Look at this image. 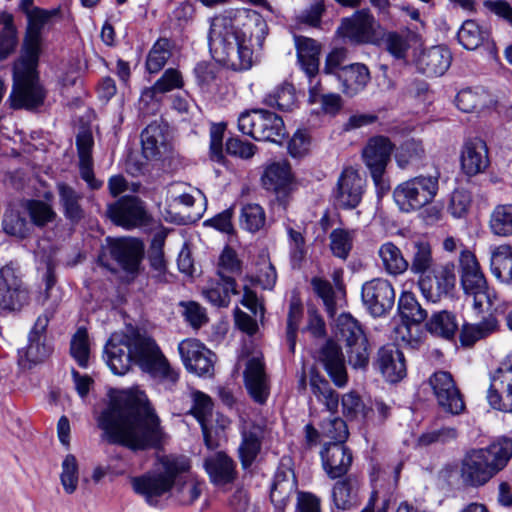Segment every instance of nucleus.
Here are the masks:
<instances>
[{
	"mask_svg": "<svg viewBox=\"0 0 512 512\" xmlns=\"http://www.w3.org/2000/svg\"><path fill=\"white\" fill-rule=\"evenodd\" d=\"M96 422L103 440L134 451L158 448L164 438L160 419L140 390L115 392Z\"/></svg>",
	"mask_w": 512,
	"mask_h": 512,
	"instance_id": "nucleus-1",
	"label": "nucleus"
},
{
	"mask_svg": "<svg viewBox=\"0 0 512 512\" xmlns=\"http://www.w3.org/2000/svg\"><path fill=\"white\" fill-rule=\"evenodd\" d=\"M268 34L263 17L251 10H230L211 20L209 49L215 61L235 71L254 63V47L262 48Z\"/></svg>",
	"mask_w": 512,
	"mask_h": 512,
	"instance_id": "nucleus-2",
	"label": "nucleus"
},
{
	"mask_svg": "<svg viewBox=\"0 0 512 512\" xmlns=\"http://www.w3.org/2000/svg\"><path fill=\"white\" fill-rule=\"evenodd\" d=\"M104 352L107 365L115 375L126 374L134 363L166 390H173L179 381L178 371L170 365L156 341L138 330L113 333Z\"/></svg>",
	"mask_w": 512,
	"mask_h": 512,
	"instance_id": "nucleus-3",
	"label": "nucleus"
},
{
	"mask_svg": "<svg viewBox=\"0 0 512 512\" xmlns=\"http://www.w3.org/2000/svg\"><path fill=\"white\" fill-rule=\"evenodd\" d=\"M342 277L343 270L336 269L332 275L333 283L322 280V302L333 319L331 330L334 337L346 344L349 364L353 368H364L369 360L367 339L357 320L342 311L346 305Z\"/></svg>",
	"mask_w": 512,
	"mask_h": 512,
	"instance_id": "nucleus-4",
	"label": "nucleus"
},
{
	"mask_svg": "<svg viewBox=\"0 0 512 512\" xmlns=\"http://www.w3.org/2000/svg\"><path fill=\"white\" fill-rule=\"evenodd\" d=\"M322 396L325 410L322 409V437L329 439L324 445L326 456L324 469L332 479L344 476L352 463L351 452L343 445L348 437L345 421L338 415L339 396L322 379Z\"/></svg>",
	"mask_w": 512,
	"mask_h": 512,
	"instance_id": "nucleus-5",
	"label": "nucleus"
},
{
	"mask_svg": "<svg viewBox=\"0 0 512 512\" xmlns=\"http://www.w3.org/2000/svg\"><path fill=\"white\" fill-rule=\"evenodd\" d=\"M163 471L147 473L132 480L134 491L143 496L150 506H157L159 499L170 492L178 477L190 471L186 456H168L161 461Z\"/></svg>",
	"mask_w": 512,
	"mask_h": 512,
	"instance_id": "nucleus-6",
	"label": "nucleus"
},
{
	"mask_svg": "<svg viewBox=\"0 0 512 512\" xmlns=\"http://www.w3.org/2000/svg\"><path fill=\"white\" fill-rule=\"evenodd\" d=\"M38 60L21 56L14 64L13 88L9 96L12 108L33 110L44 104L47 92L39 80Z\"/></svg>",
	"mask_w": 512,
	"mask_h": 512,
	"instance_id": "nucleus-7",
	"label": "nucleus"
},
{
	"mask_svg": "<svg viewBox=\"0 0 512 512\" xmlns=\"http://www.w3.org/2000/svg\"><path fill=\"white\" fill-rule=\"evenodd\" d=\"M459 267L460 282L467 300L478 314L488 312L494 304L496 294L489 288L476 255L463 249L459 256Z\"/></svg>",
	"mask_w": 512,
	"mask_h": 512,
	"instance_id": "nucleus-8",
	"label": "nucleus"
},
{
	"mask_svg": "<svg viewBox=\"0 0 512 512\" xmlns=\"http://www.w3.org/2000/svg\"><path fill=\"white\" fill-rule=\"evenodd\" d=\"M439 190V173L419 175L398 184L393 199L402 212H412L430 204Z\"/></svg>",
	"mask_w": 512,
	"mask_h": 512,
	"instance_id": "nucleus-9",
	"label": "nucleus"
},
{
	"mask_svg": "<svg viewBox=\"0 0 512 512\" xmlns=\"http://www.w3.org/2000/svg\"><path fill=\"white\" fill-rule=\"evenodd\" d=\"M487 400L493 409L512 413V353L490 375Z\"/></svg>",
	"mask_w": 512,
	"mask_h": 512,
	"instance_id": "nucleus-10",
	"label": "nucleus"
},
{
	"mask_svg": "<svg viewBox=\"0 0 512 512\" xmlns=\"http://www.w3.org/2000/svg\"><path fill=\"white\" fill-rule=\"evenodd\" d=\"M365 186L366 180L358 169L352 166L343 168L333 190L335 204L346 210L356 208L362 201Z\"/></svg>",
	"mask_w": 512,
	"mask_h": 512,
	"instance_id": "nucleus-11",
	"label": "nucleus"
},
{
	"mask_svg": "<svg viewBox=\"0 0 512 512\" xmlns=\"http://www.w3.org/2000/svg\"><path fill=\"white\" fill-rule=\"evenodd\" d=\"M293 39L300 68L309 79L310 84H312V80L319 73L320 45L316 40L306 36L294 34ZM318 84L319 82H316L310 86L308 101L311 104L317 103L320 98Z\"/></svg>",
	"mask_w": 512,
	"mask_h": 512,
	"instance_id": "nucleus-12",
	"label": "nucleus"
},
{
	"mask_svg": "<svg viewBox=\"0 0 512 512\" xmlns=\"http://www.w3.org/2000/svg\"><path fill=\"white\" fill-rule=\"evenodd\" d=\"M107 214L113 223L126 229L146 226L151 220L143 201L135 196H124L110 204Z\"/></svg>",
	"mask_w": 512,
	"mask_h": 512,
	"instance_id": "nucleus-13",
	"label": "nucleus"
},
{
	"mask_svg": "<svg viewBox=\"0 0 512 512\" xmlns=\"http://www.w3.org/2000/svg\"><path fill=\"white\" fill-rule=\"evenodd\" d=\"M361 298L365 308L373 317H381L393 308L395 290L387 279L375 278L362 285Z\"/></svg>",
	"mask_w": 512,
	"mask_h": 512,
	"instance_id": "nucleus-14",
	"label": "nucleus"
},
{
	"mask_svg": "<svg viewBox=\"0 0 512 512\" xmlns=\"http://www.w3.org/2000/svg\"><path fill=\"white\" fill-rule=\"evenodd\" d=\"M456 282L455 265L452 262L445 263L437 268H432L430 273L418 279V285L422 295L430 302L436 303L443 296L450 293Z\"/></svg>",
	"mask_w": 512,
	"mask_h": 512,
	"instance_id": "nucleus-15",
	"label": "nucleus"
},
{
	"mask_svg": "<svg viewBox=\"0 0 512 512\" xmlns=\"http://www.w3.org/2000/svg\"><path fill=\"white\" fill-rule=\"evenodd\" d=\"M429 384L433 390V394L438 405L445 412L458 415L464 410V400L449 372H435L430 376Z\"/></svg>",
	"mask_w": 512,
	"mask_h": 512,
	"instance_id": "nucleus-16",
	"label": "nucleus"
},
{
	"mask_svg": "<svg viewBox=\"0 0 512 512\" xmlns=\"http://www.w3.org/2000/svg\"><path fill=\"white\" fill-rule=\"evenodd\" d=\"M53 312L46 311L40 315L29 334V343L26 348L19 350L18 363L23 369H31L42 362L49 354L50 348L42 341L43 333L52 317Z\"/></svg>",
	"mask_w": 512,
	"mask_h": 512,
	"instance_id": "nucleus-17",
	"label": "nucleus"
},
{
	"mask_svg": "<svg viewBox=\"0 0 512 512\" xmlns=\"http://www.w3.org/2000/svg\"><path fill=\"white\" fill-rule=\"evenodd\" d=\"M59 14L60 8L51 10L34 8V10L29 13L21 56L39 59L42 44V30L50 23L52 18L57 17Z\"/></svg>",
	"mask_w": 512,
	"mask_h": 512,
	"instance_id": "nucleus-18",
	"label": "nucleus"
},
{
	"mask_svg": "<svg viewBox=\"0 0 512 512\" xmlns=\"http://www.w3.org/2000/svg\"><path fill=\"white\" fill-rule=\"evenodd\" d=\"M481 448L471 449L461 460L460 477L462 482L471 487H480L492 479L496 473Z\"/></svg>",
	"mask_w": 512,
	"mask_h": 512,
	"instance_id": "nucleus-19",
	"label": "nucleus"
},
{
	"mask_svg": "<svg viewBox=\"0 0 512 512\" xmlns=\"http://www.w3.org/2000/svg\"><path fill=\"white\" fill-rule=\"evenodd\" d=\"M243 374L249 395L255 402L264 404L269 396L270 388L261 352H256L247 360Z\"/></svg>",
	"mask_w": 512,
	"mask_h": 512,
	"instance_id": "nucleus-20",
	"label": "nucleus"
},
{
	"mask_svg": "<svg viewBox=\"0 0 512 512\" xmlns=\"http://www.w3.org/2000/svg\"><path fill=\"white\" fill-rule=\"evenodd\" d=\"M28 293L16 270L6 265L0 269V308L17 310L27 301Z\"/></svg>",
	"mask_w": 512,
	"mask_h": 512,
	"instance_id": "nucleus-21",
	"label": "nucleus"
},
{
	"mask_svg": "<svg viewBox=\"0 0 512 512\" xmlns=\"http://www.w3.org/2000/svg\"><path fill=\"white\" fill-rule=\"evenodd\" d=\"M393 149L394 145L387 137L375 136L369 139L363 148L362 159L372 178L385 173Z\"/></svg>",
	"mask_w": 512,
	"mask_h": 512,
	"instance_id": "nucleus-22",
	"label": "nucleus"
},
{
	"mask_svg": "<svg viewBox=\"0 0 512 512\" xmlns=\"http://www.w3.org/2000/svg\"><path fill=\"white\" fill-rule=\"evenodd\" d=\"M488 147L481 138L467 139L461 148L460 164L463 173L467 176H476L483 173L489 166Z\"/></svg>",
	"mask_w": 512,
	"mask_h": 512,
	"instance_id": "nucleus-23",
	"label": "nucleus"
},
{
	"mask_svg": "<svg viewBox=\"0 0 512 512\" xmlns=\"http://www.w3.org/2000/svg\"><path fill=\"white\" fill-rule=\"evenodd\" d=\"M294 181L291 165L286 160L274 161L266 165L261 182L266 190L273 191L278 198H285Z\"/></svg>",
	"mask_w": 512,
	"mask_h": 512,
	"instance_id": "nucleus-24",
	"label": "nucleus"
},
{
	"mask_svg": "<svg viewBox=\"0 0 512 512\" xmlns=\"http://www.w3.org/2000/svg\"><path fill=\"white\" fill-rule=\"evenodd\" d=\"M204 469L210 482L216 486L232 484L238 476L235 460L223 451L205 458Z\"/></svg>",
	"mask_w": 512,
	"mask_h": 512,
	"instance_id": "nucleus-25",
	"label": "nucleus"
},
{
	"mask_svg": "<svg viewBox=\"0 0 512 512\" xmlns=\"http://www.w3.org/2000/svg\"><path fill=\"white\" fill-rule=\"evenodd\" d=\"M322 367L338 388H343L348 382L345 357L340 345L330 339L322 347Z\"/></svg>",
	"mask_w": 512,
	"mask_h": 512,
	"instance_id": "nucleus-26",
	"label": "nucleus"
},
{
	"mask_svg": "<svg viewBox=\"0 0 512 512\" xmlns=\"http://www.w3.org/2000/svg\"><path fill=\"white\" fill-rule=\"evenodd\" d=\"M142 153L147 160H160L171 152L165 128L154 122L141 133Z\"/></svg>",
	"mask_w": 512,
	"mask_h": 512,
	"instance_id": "nucleus-27",
	"label": "nucleus"
},
{
	"mask_svg": "<svg viewBox=\"0 0 512 512\" xmlns=\"http://www.w3.org/2000/svg\"><path fill=\"white\" fill-rule=\"evenodd\" d=\"M374 17L366 10H359L345 18L340 26L343 36L357 43H368L374 36Z\"/></svg>",
	"mask_w": 512,
	"mask_h": 512,
	"instance_id": "nucleus-28",
	"label": "nucleus"
},
{
	"mask_svg": "<svg viewBox=\"0 0 512 512\" xmlns=\"http://www.w3.org/2000/svg\"><path fill=\"white\" fill-rule=\"evenodd\" d=\"M93 144L92 134L88 131H83L76 137L80 176L90 189L97 190L102 187L103 182L97 180L94 176L93 159L91 155Z\"/></svg>",
	"mask_w": 512,
	"mask_h": 512,
	"instance_id": "nucleus-29",
	"label": "nucleus"
},
{
	"mask_svg": "<svg viewBox=\"0 0 512 512\" xmlns=\"http://www.w3.org/2000/svg\"><path fill=\"white\" fill-rule=\"evenodd\" d=\"M377 363L382 375L391 383H396L406 375L403 353L394 346H384L378 351Z\"/></svg>",
	"mask_w": 512,
	"mask_h": 512,
	"instance_id": "nucleus-30",
	"label": "nucleus"
},
{
	"mask_svg": "<svg viewBox=\"0 0 512 512\" xmlns=\"http://www.w3.org/2000/svg\"><path fill=\"white\" fill-rule=\"evenodd\" d=\"M452 56L444 46H433L424 50L418 57L417 65L429 77L443 75L451 64Z\"/></svg>",
	"mask_w": 512,
	"mask_h": 512,
	"instance_id": "nucleus-31",
	"label": "nucleus"
},
{
	"mask_svg": "<svg viewBox=\"0 0 512 512\" xmlns=\"http://www.w3.org/2000/svg\"><path fill=\"white\" fill-rule=\"evenodd\" d=\"M492 275L502 283L512 284V245L504 243L489 248Z\"/></svg>",
	"mask_w": 512,
	"mask_h": 512,
	"instance_id": "nucleus-32",
	"label": "nucleus"
},
{
	"mask_svg": "<svg viewBox=\"0 0 512 512\" xmlns=\"http://www.w3.org/2000/svg\"><path fill=\"white\" fill-rule=\"evenodd\" d=\"M143 254L142 245L134 240L119 239L111 245V256L127 272L138 270Z\"/></svg>",
	"mask_w": 512,
	"mask_h": 512,
	"instance_id": "nucleus-33",
	"label": "nucleus"
},
{
	"mask_svg": "<svg viewBox=\"0 0 512 512\" xmlns=\"http://www.w3.org/2000/svg\"><path fill=\"white\" fill-rule=\"evenodd\" d=\"M205 299L215 307H228L231 294H238L236 281L218 272V279L209 281L202 291Z\"/></svg>",
	"mask_w": 512,
	"mask_h": 512,
	"instance_id": "nucleus-34",
	"label": "nucleus"
},
{
	"mask_svg": "<svg viewBox=\"0 0 512 512\" xmlns=\"http://www.w3.org/2000/svg\"><path fill=\"white\" fill-rule=\"evenodd\" d=\"M341 91L353 97L361 92L368 82L370 81V73L364 64L354 63L345 66L339 72V79Z\"/></svg>",
	"mask_w": 512,
	"mask_h": 512,
	"instance_id": "nucleus-35",
	"label": "nucleus"
},
{
	"mask_svg": "<svg viewBox=\"0 0 512 512\" xmlns=\"http://www.w3.org/2000/svg\"><path fill=\"white\" fill-rule=\"evenodd\" d=\"M56 188L63 215L72 224L79 223L85 216L81 204L83 194L64 182L57 183Z\"/></svg>",
	"mask_w": 512,
	"mask_h": 512,
	"instance_id": "nucleus-36",
	"label": "nucleus"
},
{
	"mask_svg": "<svg viewBox=\"0 0 512 512\" xmlns=\"http://www.w3.org/2000/svg\"><path fill=\"white\" fill-rule=\"evenodd\" d=\"M262 432L258 427L244 428L241 431V443L238 447V458L242 468H249L261 451Z\"/></svg>",
	"mask_w": 512,
	"mask_h": 512,
	"instance_id": "nucleus-37",
	"label": "nucleus"
},
{
	"mask_svg": "<svg viewBox=\"0 0 512 512\" xmlns=\"http://www.w3.org/2000/svg\"><path fill=\"white\" fill-rule=\"evenodd\" d=\"M411 256L409 261V268L411 273L424 277L430 273L434 267V258L432 254V247L429 242L425 240H416L411 243Z\"/></svg>",
	"mask_w": 512,
	"mask_h": 512,
	"instance_id": "nucleus-38",
	"label": "nucleus"
},
{
	"mask_svg": "<svg viewBox=\"0 0 512 512\" xmlns=\"http://www.w3.org/2000/svg\"><path fill=\"white\" fill-rule=\"evenodd\" d=\"M456 106L465 113L480 112L493 104L491 95L483 88H466L458 92Z\"/></svg>",
	"mask_w": 512,
	"mask_h": 512,
	"instance_id": "nucleus-39",
	"label": "nucleus"
},
{
	"mask_svg": "<svg viewBox=\"0 0 512 512\" xmlns=\"http://www.w3.org/2000/svg\"><path fill=\"white\" fill-rule=\"evenodd\" d=\"M378 256L383 269L389 275H402L409 268V261L405 259L400 248L393 242L383 243L378 249Z\"/></svg>",
	"mask_w": 512,
	"mask_h": 512,
	"instance_id": "nucleus-40",
	"label": "nucleus"
},
{
	"mask_svg": "<svg viewBox=\"0 0 512 512\" xmlns=\"http://www.w3.org/2000/svg\"><path fill=\"white\" fill-rule=\"evenodd\" d=\"M481 450L486 452L485 456L497 474L507 466L512 458V439L506 436L498 437Z\"/></svg>",
	"mask_w": 512,
	"mask_h": 512,
	"instance_id": "nucleus-41",
	"label": "nucleus"
},
{
	"mask_svg": "<svg viewBox=\"0 0 512 512\" xmlns=\"http://www.w3.org/2000/svg\"><path fill=\"white\" fill-rule=\"evenodd\" d=\"M425 326L432 335L447 340L452 339L458 329L455 315L448 311H439L432 314Z\"/></svg>",
	"mask_w": 512,
	"mask_h": 512,
	"instance_id": "nucleus-42",
	"label": "nucleus"
},
{
	"mask_svg": "<svg viewBox=\"0 0 512 512\" xmlns=\"http://www.w3.org/2000/svg\"><path fill=\"white\" fill-rule=\"evenodd\" d=\"M263 103L281 111H291L296 106V92L292 84L284 82L263 98Z\"/></svg>",
	"mask_w": 512,
	"mask_h": 512,
	"instance_id": "nucleus-43",
	"label": "nucleus"
},
{
	"mask_svg": "<svg viewBox=\"0 0 512 512\" xmlns=\"http://www.w3.org/2000/svg\"><path fill=\"white\" fill-rule=\"evenodd\" d=\"M489 229L496 236L512 235V204H499L494 207L489 218Z\"/></svg>",
	"mask_w": 512,
	"mask_h": 512,
	"instance_id": "nucleus-44",
	"label": "nucleus"
},
{
	"mask_svg": "<svg viewBox=\"0 0 512 512\" xmlns=\"http://www.w3.org/2000/svg\"><path fill=\"white\" fill-rule=\"evenodd\" d=\"M459 43L468 50H475L489 37L487 30L483 29L476 21L466 20L460 27L458 34Z\"/></svg>",
	"mask_w": 512,
	"mask_h": 512,
	"instance_id": "nucleus-45",
	"label": "nucleus"
},
{
	"mask_svg": "<svg viewBox=\"0 0 512 512\" xmlns=\"http://www.w3.org/2000/svg\"><path fill=\"white\" fill-rule=\"evenodd\" d=\"M164 241L165 236L163 234H156L152 239L149 249V262L153 271L152 277L158 282L167 281V263L163 253Z\"/></svg>",
	"mask_w": 512,
	"mask_h": 512,
	"instance_id": "nucleus-46",
	"label": "nucleus"
},
{
	"mask_svg": "<svg viewBox=\"0 0 512 512\" xmlns=\"http://www.w3.org/2000/svg\"><path fill=\"white\" fill-rule=\"evenodd\" d=\"M266 110L252 109L245 110L240 113L238 117V130L247 136L252 137L259 141L260 136H263L262 127Z\"/></svg>",
	"mask_w": 512,
	"mask_h": 512,
	"instance_id": "nucleus-47",
	"label": "nucleus"
},
{
	"mask_svg": "<svg viewBox=\"0 0 512 512\" xmlns=\"http://www.w3.org/2000/svg\"><path fill=\"white\" fill-rule=\"evenodd\" d=\"M358 483L356 480L347 478L338 481L332 491V498L338 509L347 510L357 504L356 492Z\"/></svg>",
	"mask_w": 512,
	"mask_h": 512,
	"instance_id": "nucleus-48",
	"label": "nucleus"
},
{
	"mask_svg": "<svg viewBox=\"0 0 512 512\" xmlns=\"http://www.w3.org/2000/svg\"><path fill=\"white\" fill-rule=\"evenodd\" d=\"M398 310L401 317L412 324H420L427 318V311L418 303L411 292H403L398 301Z\"/></svg>",
	"mask_w": 512,
	"mask_h": 512,
	"instance_id": "nucleus-49",
	"label": "nucleus"
},
{
	"mask_svg": "<svg viewBox=\"0 0 512 512\" xmlns=\"http://www.w3.org/2000/svg\"><path fill=\"white\" fill-rule=\"evenodd\" d=\"M174 485H176V494L179 501L182 504L189 505L200 497L204 483L199 482L188 471L178 477Z\"/></svg>",
	"mask_w": 512,
	"mask_h": 512,
	"instance_id": "nucleus-50",
	"label": "nucleus"
},
{
	"mask_svg": "<svg viewBox=\"0 0 512 512\" xmlns=\"http://www.w3.org/2000/svg\"><path fill=\"white\" fill-rule=\"evenodd\" d=\"M354 232L343 227L334 228L329 235V249L331 253L342 260H346L353 247Z\"/></svg>",
	"mask_w": 512,
	"mask_h": 512,
	"instance_id": "nucleus-51",
	"label": "nucleus"
},
{
	"mask_svg": "<svg viewBox=\"0 0 512 512\" xmlns=\"http://www.w3.org/2000/svg\"><path fill=\"white\" fill-rule=\"evenodd\" d=\"M171 55L170 41L167 38L158 39L147 55L146 68L148 72L158 73L166 65Z\"/></svg>",
	"mask_w": 512,
	"mask_h": 512,
	"instance_id": "nucleus-52",
	"label": "nucleus"
},
{
	"mask_svg": "<svg viewBox=\"0 0 512 512\" xmlns=\"http://www.w3.org/2000/svg\"><path fill=\"white\" fill-rule=\"evenodd\" d=\"M265 221V211L259 204H246L241 208L239 223L243 229L249 232L259 231L264 227Z\"/></svg>",
	"mask_w": 512,
	"mask_h": 512,
	"instance_id": "nucleus-53",
	"label": "nucleus"
},
{
	"mask_svg": "<svg viewBox=\"0 0 512 512\" xmlns=\"http://www.w3.org/2000/svg\"><path fill=\"white\" fill-rule=\"evenodd\" d=\"M425 149L421 140L408 139L401 144L395 155L398 166L405 169L410 164L421 160Z\"/></svg>",
	"mask_w": 512,
	"mask_h": 512,
	"instance_id": "nucleus-54",
	"label": "nucleus"
},
{
	"mask_svg": "<svg viewBox=\"0 0 512 512\" xmlns=\"http://www.w3.org/2000/svg\"><path fill=\"white\" fill-rule=\"evenodd\" d=\"M259 141L280 143L286 136L283 119L277 114L266 110Z\"/></svg>",
	"mask_w": 512,
	"mask_h": 512,
	"instance_id": "nucleus-55",
	"label": "nucleus"
},
{
	"mask_svg": "<svg viewBox=\"0 0 512 512\" xmlns=\"http://www.w3.org/2000/svg\"><path fill=\"white\" fill-rule=\"evenodd\" d=\"M60 481L64 491L72 494L76 491L79 481L78 462L74 455L68 454L62 461Z\"/></svg>",
	"mask_w": 512,
	"mask_h": 512,
	"instance_id": "nucleus-56",
	"label": "nucleus"
},
{
	"mask_svg": "<svg viewBox=\"0 0 512 512\" xmlns=\"http://www.w3.org/2000/svg\"><path fill=\"white\" fill-rule=\"evenodd\" d=\"M26 209L34 225L43 227L49 222H52L56 213L53 208L40 200H29L26 203Z\"/></svg>",
	"mask_w": 512,
	"mask_h": 512,
	"instance_id": "nucleus-57",
	"label": "nucleus"
},
{
	"mask_svg": "<svg viewBox=\"0 0 512 512\" xmlns=\"http://www.w3.org/2000/svg\"><path fill=\"white\" fill-rule=\"evenodd\" d=\"M72 357L77 361L79 366L86 368L89 359V340L88 333L85 328H79L71 340L70 347Z\"/></svg>",
	"mask_w": 512,
	"mask_h": 512,
	"instance_id": "nucleus-58",
	"label": "nucleus"
},
{
	"mask_svg": "<svg viewBox=\"0 0 512 512\" xmlns=\"http://www.w3.org/2000/svg\"><path fill=\"white\" fill-rule=\"evenodd\" d=\"M302 315V306L297 297H292L287 319L286 339L289 344V349L294 352L296 345V336L298 330V323Z\"/></svg>",
	"mask_w": 512,
	"mask_h": 512,
	"instance_id": "nucleus-59",
	"label": "nucleus"
},
{
	"mask_svg": "<svg viewBox=\"0 0 512 512\" xmlns=\"http://www.w3.org/2000/svg\"><path fill=\"white\" fill-rule=\"evenodd\" d=\"M184 85L181 73L174 68L167 69L151 87L152 94H163L174 89H180Z\"/></svg>",
	"mask_w": 512,
	"mask_h": 512,
	"instance_id": "nucleus-60",
	"label": "nucleus"
},
{
	"mask_svg": "<svg viewBox=\"0 0 512 512\" xmlns=\"http://www.w3.org/2000/svg\"><path fill=\"white\" fill-rule=\"evenodd\" d=\"M472 197L471 194L464 189H456L452 192L448 204V212L454 218L465 217L471 207Z\"/></svg>",
	"mask_w": 512,
	"mask_h": 512,
	"instance_id": "nucleus-61",
	"label": "nucleus"
},
{
	"mask_svg": "<svg viewBox=\"0 0 512 512\" xmlns=\"http://www.w3.org/2000/svg\"><path fill=\"white\" fill-rule=\"evenodd\" d=\"M5 27L0 33V59L10 55L17 45V31L13 23V17H4Z\"/></svg>",
	"mask_w": 512,
	"mask_h": 512,
	"instance_id": "nucleus-62",
	"label": "nucleus"
},
{
	"mask_svg": "<svg viewBox=\"0 0 512 512\" xmlns=\"http://www.w3.org/2000/svg\"><path fill=\"white\" fill-rule=\"evenodd\" d=\"M4 231L12 236L23 239L30 233V224L24 217L19 214L9 213L4 215L3 219Z\"/></svg>",
	"mask_w": 512,
	"mask_h": 512,
	"instance_id": "nucleus-63",
	"label": "nucleus"
},
{
	"mask_svg": "<svg viewBox=\"0 0 512 512\" xmlns=\"http://www.w3.org/2000/svg\"><path fill=\"white\" fill-rule=\"evenodd\" d=\"M205 348L204 344L197 339L191 338L181 341L178 344V352L185 368L192 366Z\"/></svg>",
	"mask_w": 512,
	"mask_h": 512,
	"instance_id": "nucleus-64",
	"label": "nucleus"
}]
</instances>
